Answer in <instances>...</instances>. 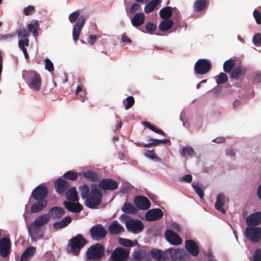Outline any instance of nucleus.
Returning <instances> with one entry per match:
<instances>
[{"instance_id": "nucleus-1", "label": "nucleus", "mask_w": 261, "mask_h": 261, "mask_svg": "<svg viewBox=\"0 0 261 261\" xmlns=\"http://www.w3.org/2000/svg\"><path fill=\"white\" fill-rule=\"evenodd\" d=\"M68 19L69 21L72 23L76 22L72 30V38L76 43L86 22L87 17L84 15L80 16V11L76 10L69 15Z\"/></svg>"}, {"instance_id": "nucleus-2", "label": "nucleus", "mask_w": 261, "mask_h": 261, "mask_svg": "<svg viewBox=\"0 0 261 261\" xmlns=\"http://www.w3.org/2000/svg\"><path fill=\"white\" fill-rule=\"evenodd\" d=\"M102 195L98 189L95 186L91 188V190L86 198V205L91 208H95L100 204Z\"/></svg>"}, {"instance_id": "nucleus-3", "label": "nucleus", "mask_w": 261, "mask_h": 261, "mask_svg": "<svg viewBox=\"0 0 261 261\" xmlns=\"http://www.w3.org/2000/svg\"><path fill=\"white\" fill-rule=\"evenodd\" d=\"M88 243V241L82 234H77L69 241L70 252L75 255H78L81 249Z\"/></svg>"}, {"instance_id": "nucleus-4", "label": "nucleus", "mask_w": 261, "mask_h": 261, "mask_svg": "<svg viewBox=\"0 0 261 261\" xmlns=\"http://www.w3.org/2000/svg\"><path fill=\"white\" fill-rule=\"evenodd\" d=\"M105 247L97 243L90 246L86 251L87 258L89 260H99L105 255Z\"/></svg>"}, {"instance_id": "nucleus-5", "label": "nucleus", "mask_w": 261, "mask_h": 261, "mask_svg": "<svg viewBox=\"0 0 261 261\" xmlns=\"http://www.w3.org/2000/svg\"><path fill=\"white\" fill-rule=\"evenodd\" d=\"M166 252L168 254V258L170 257L173 260L179 261H190L191 257L189 254L183 249H169Z\"/></svg>"}, {"instance_id": "nucleus-6", "label": "nucleus", "mask_w": 261, "mask_h": 261, "mask_svg": "<svg viewBox=\"0 0 261 261\" xmlns=\"http://www.w3.org/2000/svg\"><path fill=\"white\" fill-rule=\"evenodd\" d=\"M90 233L93 240L100 241L105 238L107 234V231L102 225L97 224L90 228Z\"/></svg>"}, {"instance_id": "nucleus-7", "label": "nucleus", "mask_w": 261, "mask_h": 261, "mask_svg": "<svg viewBox=\"0 0 261 261\" xmlns=\"http://www.w3.org/2000/svg\"><path fill=\"white\" fill-rule=\"evenodd\" d=\"M212 64L206 59H199L195 64L194 71L197 74L207 73L211 69Z\"/></svg>"}, {"instance_id": "nucleus-8", "label": "nucleus", "mask_w": 261, "mask_h": 261, "mask_svg": "<svg viewBox=\"0 0 261 261\" xmlns=\"http://www.w3.org/2000/svg\"><path fill=\"white\" fill-rule=\"evenodd\" d=\"M245 235L252 242H258L261 239V228L248 227L245 229Z\"/></svg>"}, {"instance_id": "nucleus-9", "label": "nucleus", "mask_w": 261, "mask_h": 261, "mask_svg": "<svg viewBox=\"0 0 261 261\" xmlns=\"http://www.w3.org/2000/svg\"><path fill=\"white\" fill-rule=\"evenodd\" d=\"M47 194V188L44 185L41 184L33 190L31 197L34 200H46Z\"/></svg>"}, {"instance_id": "nucleus-10", "label": "nucleus", "mask_w": 261, "mask_h": 261, "mask_svg": "<svg viewBox=\"0 0 261 261\" xmlns=\"http://www.w3.org/2000/svg\"><path fill=\"white\" fill-rule=\"evenodd\" d=\"M129 253L125 249L117 247L112 253L111 257L113 261H126Z\"/></svg>"}, {"instance_id": "nucleus-11", "label": "nucleus", "mask_w": 261, "mask_h": 261, "mask_svg": "<svg viewBox=\"0 0 261 261\" xmlns=\"http://www.w3.org/2000/svg\"><path fill=\"white\" fill-rule=\"evenodd\" d=\"M126 227L129 231L135 233L141 232L144 228L142 222L137 219H130L127 221Z\"/></svg>"}, {"instance_id": "nucleus-12", "label": "nucleus", "mask_w": 261, "mask_h": 261, "mask_svg": "<svg viewBox=\"0 0 261 261\" xmlns=\"http://www.w3.org/2000/svg\"><path fill=\"white\" fill-rule=\"evenodd\" d=\"M41 84V78L40 74L34 71L30 72L29 87L35 91H39L40 89Z\"/></svg>"}, {"instance_id": "nucleus-13", "label": "nucleus", "mask_w": 261, "mask_h": 261, "mask_svg": "<svg viewBox=\"0 0 261 261\" xmlns=\"http://www.w3.org/2000/svg\"><path fill=\"white\" fill-rule=\"evenodd\" d=\"M11 241L4 237L0 239V254L3 257H7L10 253Z\"/></svg>"}, {"instance_id": "nucleus-14", "label": "nucleus", "mask_w": 261, "mask_h": 261, "mask_svg": "<svg viewBox=\"0 0 261 261\" xmlns=\"http://www.w3.org/2000/svg\"><path fill=\"white\" fill-rule=\"evenodd\" d=\"M98 186L102 190L113 191L117 189L118 185L112 179L105 178L99 181Z\"/></svg>"}, {"instance_id": "nucleus-15", "label": "nucleus", "mask_w": 261, "mask_h": 261, "mask_svg": "<svg viewBox=\"0 0 261 261\" xmlns=\"http://www.w3.org/2000/svg\"><path fill=\"white\" fill-rule=\"evenodd\" d=\"M134 204L139 210H147L150 206V201L143 196H136L134 199Z\"/></svg>"}, {"instance_id": "nucleus-16", "label": "nucleus", "mask_w": 261, "mask_h": 261, "mask_svg": "<svg viewBox=\"0 0 261 261\" xmlns=\"http://www.w3.org/2000/svg\"><path fill=\"white\" fill-rule=\"evenodd\" d=\"M165 235L166 240L172 245H178L182 243V239L172 230H167Z\"/></svg>"}, {"instance_id": "nucleus-17", "label": "nucleus", "mask_w": 261, "mask_h": 261, "mask_svg": "<svg viewBox=\"0 0 261 261\" xmlns=\"http://www.w3.org/2000/svg\"><path fill=\"white\" fill-rule=\"evenodd\" d=\"M69 182L61 178H58L55 183V188L59 194H63L69 187Z\"/></svg>"}, {"instance_id": "nucleus-18", "label": "nucleus", "mask_w": 261, "mask_h": 261, "mask_svg": "<svg viewBox=\"0 0 261 261\" xmlns=\"http://www.w3.org/2000/svg\"><path fill=\"white\" fill-rule=\"evenodd\" d=\"M163 216V211L160 208L149 210L145 214V219L149 221H153L161 219Z\"/></svg>"}, {"instance_id": "nucleus-19", "label": "nucleus", "mask_w": 261, "mask_h": 261, "mask_svg": "<svg viewBox=\"0 0 261 261\" xmlns=\"http://www.w3.org/2000/svg\"><path fill=\"white\" fill-rule=\"evenodd\" d=\"M185 248L188 252L194 256H197L199 254V247L196 242L192 240L186 241Z\"/></svg>"}, {"instance_id": "nucleus-20", "label": "nucleus", "mask_w": 261, "mask_h": 261, "mask_svg": "<svg viewBox=\"0 0 261 261\" xmlns=\"http://www.w3.org/2000/svg\"><path fill=\"white\" fill-rule=\"evenodd\" d=\"M151 257L158 261H166L168 259V254L166 251L158 249H152L150 252Z\"/></svg>"}, {"instance_id": "nucleus-21", "label": "nucleus", "mask_w": 261, "mask_h": 261, "mask_svg": "<svg viewBox=\"0 0 261 261\" xmlns=\"http://www.w3.org/2000/svg\"><path fill=\"white\" fill-rule=\"evenodd\" d=\"M247 224L249 226H256L261 223V212H256L250 214L246 218Z\"/></svg>"}, {"instance_id": "nucleus-22", "label": "nucleus", "mask_w": 261, "mask_h": 261, "mask_svg": "<svg viewBox=\"0 0 261 261\" xmlns=\"http://www.w3.org/2000/svg\"><path fill=\"white\" fill-rule=\"evenodd\" d=\"M108 230L111 234L117 235L123 232L124 229L117 221L114 220L109 226Z\"/></svg>"}, {"instance_id": "nucleus-23", "label": "nucleus", "mask_w": 261, "mask_h": 261, "mask_svg": "<svg viewBox=\"0 0 261 261\" xmlns=\"http://www.w3.org/2000/svg\"><path fill=\"white\" fill-rule=\"evenodd\" d=\"M63 205L67 210L71 212L79 213L83 209V205L80 203L65 201L63 202Z\"/></svg>"}, {"instance_id": "nucleus-24", "label": "nucleus", "mask_w": 261, "mask_h": 261, "mask_svg": "<svg viewBox=\"0 0 261 261\" xmlns=\"http://www.w3.org/2000/svg\"><path fill=\"white\" fill-rule=\"evenodd\" d=\"M31 207V212L32 213H36L42 211L47 205L48 202L47 200H35Z\"/></svg>"}, {"instance_id": "nucleus-25", "label": "nucleus", "mask_w": 261, "mask_h": 261, "mask_svg": "<svg viewBox=\"0 0 261 261\" xmlns=\"http://www.w3.org/2000/svg\"><path fill=\"white\" fill-rule=\"evenodd\" d=\"M65 214V211L63 208L54 206L48 211V216L53 219H59Z\"/></svg>"}, {"instance_id": "nucleus-26", "label": "nucleus", "mask_w": 261, "mask_h": 261, "mask_svg": "<svg viewBox=\"0 0 261 261\" xmlns=\"http://www.w3.org/2000/svg\"><path fill=\"white\" fill-rule=\"evenodd\" d=\"M246 68L242 65H238L234 67L230 74V77L233 79H237L240 76L243 75L246 73Z\"/></svg>"}, {"instance_id": "nucleus-27", "label": "nucleus", "mask_w": 261, "mask_h": 261, "mask_svg": "<svg viewBox=\"0 0 261 261\" xmlns=\"http://www.w3.org/2000/svg\"><path fill=\"white\" fill-rule=\"evenodd\" d=\"M225 200V196L223 194H219L217 197L216 202L215 203V208L221 212L222 214H225L226 211L223 207Z\"/></svg>"}, {"instance_id": "nucleus-28", "label": "nucleus", "mask_w": 261, "mask_h": 261, "mask_svg": "<svg viewBox=\"0 0 261 261\" xmlns=\"http://www.w3.org/2000/svg\"><path fill=\"white\" fill-rule=\"evenodd\" d=\"M145 20V15L143 13H137L134 15L131 20L132 23L135 27L141 25Z\"/></svg>"}, {"instance_id": "nucleus-29", "label": "nucleus", "mask_w": 261, "mask_h": 261, "mask_svg": "<svg viewBox=\"0 0 261 261\" xmlns=\"http://www.w3.org/2000/svg\"><path fill=\"white\" fill-rule=\"evenodd\" d=\"M28 229L29 233L33 240L36 241L40 238L39 237V229L38 228V226L35 225L33 222L30 224Z\"/></svg>"}, {"instance_id": "nucleus-30", "label": "nucleus", "mask_w": 261, "mask_h": 261, "mask_svg": "<svg viewBox=\"0 0 261 261\" xmlns=\"http://www.w3.org/2000/svg\"><path fill=\"white\" fill-rule=\"evenodd\" d=\"M71 218L70 216H66L59 222L54 223L53 227L55 229L58 230L66 227L71 222Z\"/></svg>"}, {"instance_id": "nucleus-31", "label": "nucleus", "mask_w": 261, "mask_h": 261, "mask_svg": "<svg viewBox=\"0 0 261 261\" xmlns=\"http://www.w3.org/2000/svg\"><path fill=\"white\" fill-rule=\"evenodd\" d=\"M209 5L208 0H196L194 4V9L196 12L205 10Z\"/></svg>"}, {"instance_id": "nucleus-32", "label": "nucleus", "mask_w": 261, "mask_h": 261, "mask_svg": "<svg viewBox=\"0 0 261 261\" xmlns=\"http://www.w3.org/2000/svg\"><path fill=\"white\" fill-rule=\"evenodd\" d=\"M147 255L148 254L143 250L135 251L132 254V261H142Z\"/></svg>"}, {"instance_id": "nucleus-33", "label": "nucleus", "mask_w": 261, "mask_h": 261, "mask_svg": "<svg viewBox=\"0 0 261 261\" xmlns=\"http://www.w3.org/2000/svg\"><path fill=\"white\" fill-rule=\"evenodd\" d=\"M49 221V217L47 214H44L40 216L37 217L34 223L37 226L41 227L48 222Z\"/></svg>"}, {"instance_id": "nucleus-34", "label": "nucleus", "mask_w": 261, "mask_h": 261, "mask_svg": "<svg viewBox=\"0 0 261 261\" xmlns=\"http://www.w3.org/2000/svg\"><path fill=\"white\" fill-rule=\"evenodd\" d=\"M66 198L70 201H77L79 200L77 192L75 187L69 189L66 193Z\"/></svg>"}, {"instance_id": "nucleus-35", "label": "nucleus", "mask_w": 261, "mask_h": 261, "mask_svg": "<svg viewBox=\"0 0 261 261\" xmlns=\"http://www.w3.org/2000/svg\"><path fill=\"white\" fill-rule=\"evenodd\" d=\"M173 24V22L171 19H164L160 22L159 28L161 31L165 32L171 29Z\"/></svg>"}, {"instance_id": "nucleus-36", "label": "nucleus", "mask_w": 261, "mask_h": 261, "mask_svg": "<svg viewBox=\"0 0 261 261\" xmlns=\"http://www.w3.org/2000/svg\"><path fill=\"white\" fill-rule=\"evenodd\" d=\"M39 28V24L38 21L33 20L32 23L28 24V29L29 33L31 32L33 36L36 37L38 35V30Z\"/></svg>"}, {"instance_id": "nucleus-37", "label": "nucleus", "mask_w": 261, "mask_h": 261, "mask_svg": "<svg viewBox=\"0 0 261 261\" xmlns=\"http://www.w3.org/2000/svg\"><path fill=\"white\" fill-rule=\"evenodd\" d=\"M161 0H151L144 7V11L146 13H149L153 11L157 5L160 4Z\"/></svg>"}, {"instance_id": "nucleus-38", "label": "nucleus", "mask_w": 261, "mask_h": 261, "mask_svg": "<svg viewBox=\"0 0 261 261\" xmlns=\"http://www.w3.org/2000/svg\"><path fill=\"white\" fill-rule=\"evenodd\" d=\"M161 18L164 19H169L172 15V8L170 7H165L160 10L159 12Z\"/></svg>"}, {"instance_id": "nucleus-39", "label": "nucleus", "mask_w": 261, "mask_h": 261, "mask_svg": "<svg viewBox=\"0 0 261 261\" xmlns=\"http://www.w3.org/2000/svg\"><path fill=\"white\" fill-rule=\"evenodd\" d=\"M81 175V173L76 172L72 170L66 172L63 175L65 179L75 181L77 179L79 175Z\"/></svg>"}, {"instance_id": "nucleus-40", "label": "nucleus", "mask_w": 261, "mask_h": 261, "mask_svg": "<svg viewBox=\"0 0 261 261\" xmlns=\"http://www.w3.org/2000/svg\"><path fill=\"white\" fill-rule=\"evenodd\" d=\"M35 250L36 249L35 247H28L21 255L20 260L21 261H26L29 257L33 255Z\"/></svg>"}, {"instance_id": "nucleus-41", "label": "nucleus", "mask_w": 261, "mask_h": 261, "mask_svg": "<svg viewBox=\"0 0 261 261\" xmlns=\"http://www.w3.org/2000/svg\"><path fill=\"white\" fill-rule=\"evenodd\" d=\"M236 65L235 60L230 59L226 61L223 64V70L227 73L231 72Z\"/></svg>"}, {"instance_id": "nucleus-42", "label": "nucleus", "mask_w": 261, "mask_h": 261, "mask_svg": "<svg viewBox=\"0 0 261 261\" xmlns=\"http://www.w3.org/2000/svg\"><path fill=\"white\" fill-rule=\"evenodd\" d=\"M149 141H151V142L144 145V146L147 147V148L156 146L160 143H167L170 142V140L167 139L158 140L156 139L150 138L149 139Z\"/></svg>"}, {"instance_id": "nucleus-43", "label": "nucleus", "mask_w": 261, "mask_h": 261, "mask_svg": "<svg viewBox=\"0 0 261 261\" xmlns=\"http://www.w3.org/2000/svg\"><path fill=\"white\" fill-rule=\"evenodd\" d=\"M81 175L91 181H95L98 179L97 174L94 171H87L81 173Z\"/></svg>"}, {"instance_id": "nucleus-44", "label": "nucleus", "mask_w": 261, "mask_h": 261, "mask_svg": "<svg viewBox=\"0 0 261 261\" xmlns=\"http://www.w3.org/2000/svg\"><path fill=\"white\" fill-rule=\"evenodd\" d=\"M118 242L120 245L126 247H131L135 246L137 244V241L136 240L132 241L130 240L122 238H119L118 239Z\"/></svg>"}, {"instance_id": "nucleus-45", "label": "nucleus", "mask_w": 261, "mask_h": 261, "mask_svg": "<svg viewBox=\"0 0 261 261\" xmlns=\"http://www.w3.org/2000/svg\"><path fill=\"white\" fill-rule=\"evenodd\" d=\"M143 124L145 126L148 128L153 132L163 136H165V133H164V132H163L162 129L156 127L155 125H152L147 121L143 122Z\"/></svg>"}, {"instance_id": "nucleus-46", "label": "nucleus", "mask_w": 261, "mask_h": 261, "mask_svg": "<svg viewBox=\"0 0 261 261\" xmlns=\"http://www.w3.org/2000/svg\"><path fill=\"white\" fill-rule=\"evenodd\" d=\"M122 211L126 214H135L137 212V209L132 204L125 203L123 204Z\"/></svg>"}, {"instance_id": "nucleus-47", "label": "nucleus", "mask_w": 261, "mask_h": 261, "mask_svg": "<svg viewBox=\"0 0 261 261\" xmlns=\"http://www.w3.org/2000/svg\"><path fill=\"white\" fill-rule=\"evenodd\" d=\"M81 196L83 199L86 198L90 193V188L87 185L81 186L79 187Z\"/></svg>"}, {"instance_id": "nucleus-48", "label": "nucleus", "mask_w": 261, "mask_h": 261, "mask_svg": "<svg viewBox=\"0 0 261 261\" xmlns=\"http://www.w3.org/2000/svg\"><path fill=\"white\" fill-rule=\"evenodd\" d=\"M193 154H195L194 150L191 147H187L184 148L181 152L182 156H192Z\"/></svg>"}, {"instance_id": "nucleus-49", "label": "nucleus", "mask_w": 261, "mask_h": 261, "mask_svg": "<svg viewBox=\"0 0 261 261\" xmlns=\"http://www.w3.org/2000/svg\"><path fill=\"white\" fill-rule=\"evenodd\" d=\"M228 80V76L226 74L221 72L218 76L216 77V82L218 84H222L226 82Z\"/></svg>"}, {"instance_id": "nucleus-50", "label": "nucleus", "mask_w": 261, "mask_h": 261, "mask_svg": "<svg viewBox=\"0 0 261 261\" xmlns=\"http://www.w3.org/2000/svg\"><path fill=\"white\" fill-rule=\"evenodd\" d=\"M192 186L200 198L202 199L204 197V192L202 187L197 184L195 185L194 184H192Z\"/></svg>"}, {"instance_id": "nucleus-51", "label": "nucleus", "mask_w": 261, "mask_h": 261, "mask_svg": "<svg viewBox=\"0 0 261 261\" xmlns=\"http://www.w3.org/2000/svg\"><path fill=\"white\" fill-rule=\"evenodd\" d=\"M45 61V69L49 72H52L54 70V66L53 62L50 59L46 58Z\"/></svg>"}, {"instance_id": "nucleus-52", "label": "nucleus", "mask_w": 261, "mask_h": 261, "mask_svg": "<svg viewBox=\"0 0 261 261\" xmlns=\"http://www.w3.org/2000/svg\"><path fill=\"white\" fill-rule=\"evenodd\" d=\"M126 101L127 103L126 105L125 106V109L128 110L134 105L135 102V99L133 96H129L126 98Z\"/></svg>"}, {"instance_id": "nucleus-53", "label": "nucleus", "mask_w": 261, "mask_h": 261, "mask_svg": "<svg viewBox=\"0 0 261 261\" xmlns=\"http://www.w3.org/2000/svg\"><path fill=\"white\" fill-rule=\"evenodd\" d=\"M18 37H27L30 35L29 32L25 29H20L16 31Z\"/></svg>"}, {"instance_id": "nucleus-54", "label": "nucleus", "mask_w": 261, "mask_h": 261, "mask_svg": "<svg viewBox=\"0 0 261 261\" xmlns=\"http://www.w3.org/2000/svg\"><path fill=\"white\" fill-rule=\"evenodd\" d=\"M253 42L256 46L261 45V34H256L253 38Z\"/></svg>"}, {"instance_id": "nucleus-55", "label": "nucleus", "mask_w": 261, "mask_h": 261, "mask_svg": "<svg viewBox=\"0 0 261 261\" xmlns=\"http://www.w3.org/2000/svg\"><path fill=\"white\" fill-rule=\"evenodd\" d=\"M35 11V8L33 6H29L25 7L23 9V13L25 15L28 16L32 15Z\"/></svg>"}, {"instance_id": "nucleus-56", "label": "nucleus", "mask_w": 261, "mask_h": 261, "mask_svg": "<svg viewBox=\"0 0 261 261\" xmlns=\"http://www.w3.org/2000/svg\"><path fill=\"white\" fill-rule=\"evenodd\" d=\"M145 29L147 32L152 33L156 30V26L153 23L149 22L146 24Z\"/></svg>"}, {"instance_id": "nucleus-57", "label": "nucleus", "mask_w": 261, "mask_h": 261, "mask_svg": "<svg viewBox=\"0 0 261 261\" xmlns=\"http://www.w3.org/2000/svg\"><path fill=\"white\" fill-rule=\"evenodd\" d=\"M253 16L255 19V21L257 24H261V13L260 12L257 10H254L253 13Z\"/></svg>"}, {"instance_id": "nucleus-58", "label": "nucleus", "mask_w": 261, "mask_h": 261, "mask_svg": "<svg viewBox=\"0 0 261 261\" xmlns=\"http://www.w3.org/2000/svg\"><path fill=\"white\" fill-rule=\"evenodd\" d=\"M253 261H261V249H257L253 255Z\"/></svg>"}, {"instance_id": "nucleus-59", "label": "nucleus", "mask_w": 261, "mask_h": 261, "mask_svg": "<svg viewBox=\"0 0 261 261\" xmlns=\"http://www.w3.org/2000/svg\"><path fill=\"white\" fill-rule=\"evenodd\" d=\"M29 44V40L25 38L24 39H21L19 41L18 45L20 49L25 48V46H28Z\"/></svg>"}, {"instance_id": "nucleus-60", "label": "nucleus", "mask_w": 261, "mask_h": 261, "mask_svg": "<svg viewBox=\"0 0 261 261\" xmlns=\"http://www.w3.org/2000/svg\"><path fill=\"white\" fill-rule=\"evenodd\" d=\"M15 34H7L5 35H1V38L3 40L5 41H10L13 38L15 37Z\"/></svg>"}, {"instance_id": "nucleus-61", "label": "nucleus", "mask_w": 261, "mask_h": 261, "mask_svg": "<svg viewBox=\"0 0 261 261\" xmlns=\"http://www.w3.org/2000/svg\"><path fill=\"white\" fill-rule=\"evenodd\" d=\"M261 81V73L256 72L253 76V83H258Z\"/></svg>"}, {"instance_id": "nucleus-62", "label": "nucleus", "mask_w": 261, "mask_h": 261, "mask_svg": "<svg viewBox=\"0 0 261 261\" xmlns=\"http://www.w3.org/2000/svg\"><path fill=\"white\" fill-rule=\"evenodd\" d=\"M140 5L137 3L133 4L129 9L130 13L134 14L139 9Z\"/></svg>"}, {"instance_id": "nucleus-63", "label": "nucleus", "mask_w": 261, "mask_h": 261, "mask_svg": "<svg viewBox=\"0 0 261 261\" xmlns=\"http://www.w3.org/2000/svg\"><path fill=\"white\" fill-rule=\"evenodd\" d=\"M145 155L150 159H153L155 157V152L153 150H147L146 151Z\"/></svg>"}, {"instance_id": "nucleus-64", "label": "nucleus", "mask_w": 261, "mask_h": 261, "mask_svg": "<svg viewBox=\"0 0 261 261\" xmlns=\"http://www.w3.org/2000/svg\"><path fill=\"white\" fill-rule=\"evenodd\" d=\"M77 95H78V99L81 101H82V102L85 101L86 98V93L85 91L80 93V94Z\"/></svg>"}]
</instances>
